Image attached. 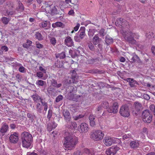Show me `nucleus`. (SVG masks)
I'll list each match as a JSON object with an SVG mask.
<instances>
[{
    "label": "nucleus",
    "instance_id": "f257e3e1",
    "mask_svg": "<svg viewBox=\"0 0 155 155\" xmlns=\"http://www.w3.org/2000/svg\"><path fill=\"white\" fill-rule=\"evenodd\" d=\"M64 136L65 139L64 145L66 148L65 150H71L74 148L78 142V137L66 130Z\"/></svg>",
    "mask_w": 155,
    "mask_h": 155
},
{
    "label": "nucleus",
    "instance_id": "f03ea898",
    "mask_svg": "<svg viewBox=\"0 0 155 155\" xmlns=\"http://www.w3.org/2000/svg\"><path fill=\"white\" fill-rule=\"evenodd\" d=\"M32 135L27 132H24L21 134V140L23 147L28 148L30 147L32 141Z\"/></svg>",
    "mask_w": 155,
    "mask_h": 155
},
{
    "label": "nucleus",
    "instance_id": "7ed1b4c3",
    "mask_svg": "<svg viewBox=\"0 0 155 155\" xmlns=\"http://www.w3.org/2000/svg\"><path fill=\"white\" fill-rule=\"evenodd\" d=\"M139 36L137 33H133L131 31L126 32L125 34L124 38L125 40L130 43L136 44V41L134 39V38L138 39Z\"/></svg>",
    "mask_w": 155,
    "mask_h": 155
},
{
    "label": "nucleus",
    "instance_id": "20e7f679",
    "mask_svg": "<svg viewBox=\"0 0 155 155\" xmlns=\"http://www.w3.org/2000/svg\"><path fill=\"white\" fill-rule=\"evenodd\" d=\"M104 136V134L101 130L95 131L91 133L90 137L96 141L101 140Z\"/></svg>",
    "mask_w": 155,
    "mask_h": 155
},
{
    "label": "nucleus",
    "instance_id": "39448f33",
    "mask_svg": "<svg viewBox=\"0 0 155 155\" xmlns=\"http://www.w3.org/2000/svg\"><path fill=\"white\" fill-rule=\"evenodd\" d=\"M152 116V114H150L148 110H145L142 113V119L143 121L147 123H149L151 122Z\"/></svg>",
    "mask_w": 155,
    "mask_h": 155
},
{
    "label": "nucleus",
    "instance_id": "423d86ee",
    "mask_svg": "<svg viewBox=\"0 0 155 155\" xmlns=\"http://www.w3.org/2000/svg\"><path fill=\"white\" fill-rule=\"evenodd\" d=\"M119 113L120 114L124 117H128L130 115V111L128 106L127 105L122 106L120 108Z\"/></svg>",
    "mask_w": 155,
    "mask_h": 155
},
{
    "label": "nucleus",
    "instance_id": "0eeeda50",
    "mask_svg": "<svg viewBox=\"0 0 155 155\" xmlns=\"http://www.w3.org/2000/svg\"><path fill=\"white\" fill-rule=\"evenodd\" d=\"M115 139H117L115 138H111L109 136L106 137L104 139V142L106 146H109L115 142Z\"/></svg>",
    "mask_w": 155,
    "mask_h": 155
},
{
    "label": "nucleus",
    "instance_id": "6e6552de",
    "mask_svg": "<svg viewBox=\"0 0 155 155\" xmlns=\"http://www.w3.org/2000/svg\"><path fill=\"white\" fill-rule=\"evenodd\" d=\"M19 135L18 132H14L11 135L9 138V141L12 143H15L18 142Z\"/></svg>",
    "mask_w": 155,
    "mask_h": 155
},
{
    "label": "nucleus",
    "instance_id": "1a4fd4ad",
    "mask_svg": "<svg viewBox=\"0 0 155 155\" xmlns=\"http://www.w3.org/2000/svg\"><path fill=\"white\" fill-rule=\"evenodd\" d=\"M75 90V87L74 86H69L66 89V91L67 92L70 93V94L71 95V97H68V98L69 100L75 101L76 99L74 97V96L72 94H71Z\"/></svg>",
    "mask_w": 155,
    "mask_h": 155
},
{
    "label": "nucleus",
    "instance_id": "9d476101",
    "mask_svg": "<svg viewBox=\"0 0 155 155\" xmlns=\"http://www.w3.org/2000/svg\"><path fill=\"white\" fill-rule=\"evenodd\" d=\"M9 130L8 125L5 123H3L0 128V132L2 134V135H5Z\"/></svg>",
    "mask_w": 155,
    "mask_h": 155
},
{
    "label": "nucleus",
    "instance_id": "9b49d317",
    "mask_svg": "<svg viewBox=\"0 0 155 155\" xmlns=\"http://www.w3.org/2000/svg\"><path fill=\"white\" fill-rule=\"evenodd\" d=\"M119 150L118 147H112L106 150V154L107 155H114Z\"/></svg>",
    "mask_w": 155,
    "mask_h": 155
},
{
    "label": "nucleus",
    "instance_id": "f8f14e48",
    "mask_svg": "<svg viewBox=\"0 0 155 155\" xmlns=\"http://www.w3.org/2000/svg\"><path fill=\"white\" fill-rule=\"evenodd\" d=\"M118 106L117 103H114L112 106L110 107L107 109V111L110 113L115 114L118 111Z\"/></svg>",
    "mask_w": 155,
    "mask_h": 155
},
{
    "label": "nucleus",
    "instance_id": "ddd939ff",
    "mask_svg": "<svg viewBox=\"0 0 155 155\" xmlns=\"http://www.w3.org/2000/svg\"><path fill=\"white\" fill-rule=\"evenodd\" d=\"M134 105L135 107L133 110V113L134 114H135V115H137L139 111L142 109V105L138 102H135Z\"/></svg>",
    "mask_w": 155,
    "mask_h": 155
},
{
    "label": "nucleus",
    "instance_id": "4468645a",
    "mask_svg": "<svg viewBox=\"0 0 155 155\" xmlns=\"http://www.w3.org/2000/svg\"><path fill=\"white\" fill-rule=\"evenodd\" d=\"M78 128L79 129V131L82 133H86L89 129L88 125L84 123L81 124Z\"/></svg>",
    "mask_w": 155,
    "mask_h": 155
},
{
    "label": "nucleus",
    "instance_id": "2eb2a0df",
    "mask_svg": "<svg viewBox=\"0 0 155 155\" xmlns=\"http://www.w3.org/2000/svg\"><path fill=\"white\" fill-rule=\"evenodd\" d=\"M77 75L76 71L73 70L72 72L71 77L68 78L67 80V82L68 83H73L75 81L77 78Z\"/></svg>",
    "mask_w": 155,
    "mask_h": 155
},
{
    "label": "nucleus",
    "instance_id": "dca6fc26",
    "mask_svg": "<svg viewBox=\"0 0 155 155\" xmlns=\"http://www.w3.org/2000/svg\"><path fill=\"white\" fill-rule=\"evenodd\" d=\"M127 82H129V84L131 87L136 86V84H138V83L134 79L131 78H127L124 79Z\"/></svg>",
    "mask_w": 155,
    "mask_h": 155
},
{
    "label": "nucleus",
    "instance_id": "f3484780",
    "mask_svg": "<svg viewBox=\"0 0 155 155\" xmlns=\"http://www.w3.org/2000/svg\"><path fill=\"white\" fill-rule=\"evenodd\" d=\"M64 44L68 47H71L74 45L72 39L70 36H68L65 38Z\"/></svg>",
    "mask_w": 155,
    "mask_h": 155
},
{
    "label": "nucleus",
    "instance_id": "a211bd4d",
    "mask_svg": "<svg viewBox=\"0 0 155 155\" xmlns=\"http://www.w3.org/2000/svg\"><path fill=\"white\" fill-rule=\"evenodd\" d=\"M50 14L52 15H54L57 14H60V11L58 10L55 5H54L53 6L50 8Z\"/></svg>",
    "mask_w": 155,
    "mask_h": 155
},
{
    "label": "nucleus",
    "instance_id": "6ab92c4d",
    "mask_svg": "<svg viewBox=\"0 0 155 155\" xmlns=\"http://www.w3.org/2000/svg\"><path fill=\"white\" fill-rule=\"evenodd\" d=\"M130 62L131 63L135 62L139 63L140 62L139 58L136 55L131 56L130 57Z\"/></svg>",
    "mask_w": 155,
    "mask_h": 155
},
{
    "label": "nucleus",
    "instance_id": "aec40b11",
    "mask_svg": "<svg viewBox=\"0 0 155 155\" xmlns=\"http://www.w3.org/2000/svg\"><path fill=\"white\" fill-rule=\"evenodd\" d=\"M101 40V39L99 37L98 35H96L93 37L92 42L94 45H96L99 43H100Z\"/></svg>",
    "mask_w": 155,
    "mask_h": 155
},
{
    "label": "nucleus",
    "instance_id": "412c9836",
    "mask_svg": "<svg viewBox=\"0 0 155 155\" xmlns=\"http://www.w3.org/2000/svg\"><path fill=\"white\" fill-rule=\"evenodd\" d=\"M63 114L64 117V119L66 121L70 120L71 119V116L69 111L67 110H64Z\"/></svg>",
    "mask_w": 155,
    "mask_h": 155
},
{
    "label": "nucleus",
    "instance_id": "4be33fe9",
    "mask_svg": "<svg viewBox=\"0 0 155 155\" xmlns=\"http://www.w3.org/2000/svg\"><path fill=\"white\" fill-rule=\"evenodd\" d=\"M85 28L84 27H81L80 29L78 32L79 35V36L81 39H83L85 36L86 34L85 33Z\"/></svg>",
    "mask_w": 155,
    "mask_h": 155
},
{
    "label": "nucleus",
    "instance_id": "5701e85b",
    "mask_svg": "<svg viewBox=\"0 0 155 155\" xmlns=\"http://www.w3.org/2000/svg\"><path fill=\"white\" fill-rule=\"evenodd\" d=\"M130 145L132 148H137L139 145V141L137 140L132 141L130 142Z\"/></svg>",
    "mask_w": 155,
    "mask_h": 155
},
{
    "label": "nucleus",
    "instance_id": "b1692460",
    "mask_svg": "<svg viewBox=\"0 0 155 155\" xmlns=\"http://www.w3.org/2000/svg\"><path fill=\"white\" fill-rule=\"evenodd\" d=\"M32 98L35 102L37 103L38 102L41 101V99L42 98H41L38 94H35L32 96Z\"/></svg>",
    "mask_w": 155,
    "mask_h": 155
},
{
    "label": "nucleus",
    "instance_id": "393cba45",
    "mask_svg": "<svg viewBox=\"0 0 155 155\" xmlns=\"http://www.w3.org/2000/svg\"><path fill=\"white\" fill-rule=\"evenodd\" d=\"M52 26L53 28H55L56 27H60L63 28L64 27V24L61 22H56L55 23H53Z\"/></svg>",
    "mask_w": 155,
    "mask_h": 155
},
{
    "label": "nucleus",
    "instance_id": "a878e982",
    "mask_svg": "<svg viewBox=\"0 0 155 155\" xmlns=\"http://www.w3.org/2000/svg\"><path fill=\"white\" fill-rule=\"evenodd\" d=\"M6 13L5 15L6 16H11L15 14V11H13V9H10V8L7 9L6 11Z\"/></svg>",
    "mask_w": 155,
    "mask_h": 155
},
{
    "label": "nucleus",
    "instance_id": "bb28decb",
    "mask_svg": "<svg viewBox=\"0 0 155 155\" xmlns=\"http://www.w3.org/2000/svg\"><path fill=\"white\" fill-rule=\"evenodd\" d=\"M52 85L54 87L59 88L62 86L61 84H58L56 81L54 79H52L51 81Z\"/></svg>",
    "mask_w": 155,
    "mask_h": 155
},
{
    "label": "nucleus",
    "instance_id": "cd10ccee",
    "mask_svg": "<svg viewBox=\"0 0 155 155\" xmlns=\"http://www.w3.org/2000/svg\"><path fill=\"white\" fill-rule=\"evenodd\" d=\"M84 153L91 155H94V150L92 149H88L86 148L84 150Z\"/></svg>",
    "mask_w": 155,
    "mask_h": 155
},
{
    "label": "nucleus",
    "instance_id": "c85d7f7f",
    "mask_svg": "<svg viewBox=\"0 0 155 155\" xmlns=\"http://www.w3.org/2000/svg\"><path fill=\"white\" fill-rule=\"evenodd\" d=\"M105 39V42L107 45H109L113 42V39L108 35H106Z\"/></svg>",
    "mask_w": 155,
    "mask_h": 155
},
{
    "label": "nucleus",
    "instance_id": "c756f323",
    "mask_svg": "<svg viewBox=\"0 0 155 155\" xmlns=\"http://www.w3.org/2000/svg\"><path fill=\"white\" fill-rule=\"evenodd\" d=\"M57 124L54 122H52L51 124L50 125L49 124L48 126V130L51 131L52 129H54L57 127Z\"/></svg>",
    "mask_w": 155,
    "mask_h": 155
},
{
    "label": "nucleus",
    "instance_id": "7c9ffc66",
    "mask_svg": "<svg viewBox=\"0 0 155 155\" xmlns=\"http://www.w3.org/2000/svg\"><path fill=\"white\" fill-rule=\"evenodd\" d=\"M36 110L37 112L39 113H42V107L41 105L39 103H38L36 105Z\"/></svg>",
    "mask_w": 155,
    "mask_h": 155
},
{
    "label": "nucleus",
    "instance_id": "2f4dec72",
    "mask_svg": "<svg viewBox=\"0 0 155 155\" xmlns=\"http://www.w3.org/2000/svg\"><path fill=\"white\" fill-rule=\"evenodd\" d=\"M35 36V38L39 41H41L43 39V37L41 34L39 32H36Z\"/></svg>",
    "mask_w": 155,
    "mask_h": 155
},
{
    "label": "nucleus",
    "instance_id": "473e14b6",
    "mask_svg": "<svg viewBox=\"0 0 155 155\" xmlns=\"http://www.w3.org/2000/svg\"><path fill=\"white\" fill-rule=\"evenodd\" d=\"M24 9V7L22 4L21 2H19L18 3V7L16 8V10L21 12L23 11Z\"/></svg>",
    "mask_w": 155,
    "mask_h": 155
},
{
    "label": "nucleus",
    "instance_id": "72a5a7b5",
    "mask_svg": "<svg viewBox=\"0 0 155 155\" xmlns=\"http://www.w3.org/2000/svg\"><path fill=\"white\" fill-rule=\"evenodd\" d=\"M123 19L122 18H118L116 20L115 22V24L117 26H118L119 27L121 26V24L123 21Z\"/></svg>",
    "mask_w": 155,
    "mask_h": 155
},
{
    "label": "nucleus",
    "instance_id": "f704fd0d",
    "mask_svg": "<svg viewBox=\"0 0 155 155\" xmlns=\"http://www.w3.org/2000/svg\"><path fill=\"white\" fill-rule=\"evenodd\" d=\"M36 84L38 86H42L46 84L45 81L41 80H38Z\"/></svg>",
    "mask_w": 155,
    "mask_h": 155
},
{
    "label": "nucleus",
    "instance_id": "c9c22d12",
    "mask_svg": "<svg viewBox=\"0 0 155 155\" xmlns=\"http://www.w3.org/2000/svg\"><path fill=\"white\" fill-rule=\"evenodd\" d=\"M27 116L31 122H33L35 118V117L34 114H31L30 113H28Z\"/></svg>",
    "mask_w": 155,
    "mask_h": 155
},
{
    "label": "nucleus",
    "instance_id": "e433bc0d",
    "mask_svg": "<svg viewBox=\"0 0 155 155\" xmlns=\"http://www.w3.org/2000/svg\"><path fill=\"white\" fill-rule=\"evenodd\" d=\"M70 110L73 113L76 112L78 110V107L75 105L72 106L70 107Z\"/></svg>",
    "mask_w": 155,
    "mask_h": 155
},
{
    "label": "nucleus",
    "instance_id": "4c0bfd02",
    "mask_svg": "<svg viewBox=\"0 0 155 155\" xmlns=\"http://www.w3.org/2000/svg\"><path fill=\"white\" fill-rule=\"evenodd\" d=\"M146 38L150 39L154 37L153 33L152 32H149L146 34Z\"/></svg>",
    "mask_w": 155,
    "mask_h": 155
},
{
    "label": "nucleus",
    "instance_id": "58836bf2",
    "mask_svg": "<svg viewBox=\"0 0 155 155\" xmlns=\"http://www.w3.org/2000/svg\"><path fill=\"white\" fill-rule=\"evenodd\" d=\"M52 114V111L50 109L49 110L48 112V114L47 116V118L49 120H50Z\"/></svg>",
    "mask_w": 155,
    "mask_h": 155
},
{
    "label": "nucleus",
    "instance_id": "ea45409f",
    "mask_svg": "<svg viewBox=\"0 0 155 155\" xmlns=\"http://www.w3.org/2000/svg\"><path fill=\"white\" fill-rule=\"evenodd\" d=\"M84 117V115L81 114L79 115L73 116V117L74 120H77L78 119L82 118Z\"/></svg>",
    "mask_w": 155,
    "mask_h": 155
},
{
    "label": "nucleus",
    "instance_id": "a19ab883",
    "mask_svg": "<svg viewBox=\"0 0 155 155\" xmlns=\"http://www.w3.org/2000/svg\"><path fill=\"white\" fill-rule=\"evenodd\" d=\"M2 21L3 23L7 24L9 21V19L6 17H4L2 18Z\"/></svg>",
    "mask_w": 155,
    "mask_h": 155
},
{
    "label": "nucleus",
    "instance_id": "79ce46f5",
    "mask_svg": "<svg viewBox=\"0 0 155 155\" xmlns=\"http://www.w3.org/2000/svg\"><path fill=\"white\" fill-rule=\"evenodd\" d=\"M129 24L125 20L123 19V21L121 24V26L120 27L123 28H124L125 27L127 26Z\"/></svg>",
    "mask_w": 155,
    "mask_h": 155
},
{
    "label": "nucleus",
    "instance_id": "37998d69",
    "mask_svg": "<svg viewBox=\"0 0 155 155\" xmlns=\"http://www.w3.org/2000/svg\"><path fill=\"white\" fill-rule=\"evenodd\" d=\"M65 126L68 129H72V127L71 126V122H70V120L67 121Z\"/></svg>",
    "mask_w": 155,
    "mask_h": 155
},
{
    "label": "nucleus",
    "instance_id": "c03bdc74",
    "mask_svg": "<svg viewBox=\"0 0 155 155\" xmlns=\"http://www.w3.org/2000/svg\"><path fill=\"white\" fill-rule=\"evenodd\" d=\"M58 57L60 59H63L65 57V53L64 52H62L58 55Z\"/></svg>",
    "mask_w": 155,
    "mask_h": 155
},
{
    "label": "nucleus",
    "instance_id": "a18cd8bd",
    "mask_svg": "<svg viewBox=\"0 0 155 155\" xmlns=\"http://www.w3.org/2000/svg\"><path fill=\"white\" fill-rule=\"evenodd\" d=\"M109 106L108 103L107 101H104L101 104V106L104 108H107Z\"/></svg>",
    "mask_w": 155,
    "mask_h": 155
},
{
    "label": "nucleus",
    "instance_id": "49530a36",
    "mask_svg": "<svg viewBox=\"0 0 155 155\" xmlns=\"http://www.w3.org/2000/svg\"><path fill=\"white\" fill-rule=\"evenodd\" d=\"M88 46L89 48L92 51H94V50L95 48L94 45L91 43H89L88 44Z\"/></svg>",
    "mask_w": 155,
    "mask_h": 155
},
{
    "label": "nucleus",
    "instance_id": "de8ad7c7",
    "mask_svg": "<svg viewBox=\"0 0 155 155\" xmlns=\"http://www.w3.org/2000/svg\"><path fill=\"white\" fill-rule=\"evenodd\" d=\"M63 98V96L61 95H60L59 96H58L56 98L55 101L56 102H59L61 100H62Z\"/></svg>",
    "mask_w": 155,
    "mask_h": 155
},
{
    "label": "nucleus",
    "instance_id": "09e8293b",
    "mask_svg": "<svg viewBox=\"0 0 155 155\" xmlns=\"http://www.w3.org/2000/svg\"><path fill=\"white\" fill-rule=\"evenodd\" d=\"M132 137L131 134H125L123 137V139L125 140L127 138H130Z\"/></svg>",
    "mask_w": 155,
    "mask_h": 155
},
{
    "label": "nucleus",
    "instance_id": "8fccbe9b",
    "mask_svg": "<svg viewBox=\"0 0 155 155\" xmlns=\"http://www.w3.org/2000/svg\"><path fill=\"white\" fill-rule=\"evenodd\" d=\"M40 102H41L42 106H43L44 107L48 106V103L47 102H45V99H43L42 98L41 99V101H40Z\"/></svg>",
    "mask_w": 155,
    "mask_h": 155
},
{
    "label": "nucleus",
    "instance_id": "3c124183",
    "mask_svg": "<svg viewBox=\"0 0 155 155\" xmlns=\"http://www.w3.org/2000/svg\"><path fill=\"white\" fill-rule=\"evenodd\" d=\"M50 41L51 43L54 45L56 43V40L55 38L53 37L50 39Z\"/></svg>",
    "mask_w": 155,
    "mask_h": 155
},
{
    "label": "nucleus",
    "instance_id": "603ef678",
    "mask_svg": "<svg viewBox=\"0 0 155 155\" xmlns=\"http://www.w3.org/2000/svg\"><path fill=\"white\" fill-rule=\"evenodd\" d=\"M94 34V32L92 30H89L88 32V35L90 37H92Z\"/></svg>",
    "mask_w": 155,
    "mask_h": 155
},
{
    "label": "nucleus",
    "instance_id": "864d4df0",
    "mask_svg": "<svg viewBox=\"0 0 155 155\" xmlns=\"http://www.w3.org/2000/svg\"><path fill=\"white\" fill-rule=\"evenodd\" d=\"M74 39L76 41L80 42L82 39L79 36H75L74 37Z\"/></svg>",
    "mask_w": 155,
    "mask_h": 155
},
{
    "label": "nucleus",
    "instance_id": "5fc2aeb1",
    "mask_svg": "<svg viewBox=\"0 0 155 155\" xmlns=\"http://www.w3.org/2000/svg\"><path fill=\"white\" fill-rule=\"evenodd\" d=\"M37 75L39 78H41L43 77V74L41 72H38L37 73Z\"/></svg>",
    "mask_w": 155,
    "mask_h": 155
},
{
    "label": "nucleus",
    "instance_id": "6e6d98bb",
    "mask_svg": "<svg viewBox=\"0 0 155 155\" xmlns=\"http://www.w3.org/2000/svg\"><path fill=\"white\" fill-rule=\"evenodd\" d=\"M71 126L72 127V129H75L77 127V124L75 122H71Z\"/></svg>",
    "mask_w": 155,
    "mask_h": 155
},
{
    "label": "nucleus",
    "instance_id": "4d7b16f0",
    "mask_svg": "<svg viewBox=\"0 0 155 155\" xmlns=\"http://www.w3.org/2000/svg\"><path fill=\"white\" fill-rule=\"evenodd\" d=\"M89 118L90 120V121H92L95 120V117L93 115H90L89 116Z\"/></svg>",
    "mask_w": 155,
    "mask_h": 155
},
{
    "label": "nucleus",
    "instance_id": "13d9d810",
    "mask_svg": "<svg viewBox=\"0 0 155 155\" xmlns=\"http://www.w3.org/2000/svg\"><path fill=\"white\" fill-rule=\"evenodd\" d=\"M41 25L42 28H45L47 26V24L46 21H45L42 22Z\"/></svg>",
    "mask_w": 155,
    "mask_h": 155
},
{
    "label": "nucleus",
    "instance_id": "bf43d9fd",
    "mask_svg": "<svg viewBox=\"0 0 155 155\" xmlns=\"http://www.w3.org/2000/svg\"><path fill=\"white\" fill-rule=\"evenodd\" d=\"M144 98L147 100H149L150 99V97L149 95L146 94H144L143 95Z\"/></svg>",
    "mask_w": 155,
    "mask_h": 155
},
{
    "label": "nucleus",
    "instance_id": "052dcab7",
    "mask_svg": "<svg viewBox=\"0 0 155 155\" xmlns=\"http://www.w3.org/2000/svg\"><path fill=\"white\" fill-rule=\"evenodd\" d=\"M73 155H82V153L80 151L78 150L74 152Z\"/></svg>",
    "mask_w": 155,
    "mask_h": 155
},
{
    "label": "nucleus",
    "instance_id": "680f3d73",
    "mask_svg": "<svg viewBox=\"0 0 155 155\" xmlns=\"http://www.w3.org/2000/svg\"><path fill=\"white\" fill-rule=\"evenodd\" d=\"M150 108L151 110L154 111L155 110V106L153 104H151L150 106Z\"/></svg>",
    "mask_w": 155,
    "mask_h": 155
},
{
    "label": "nucleus",
    "instance_id": "e2e57ef3",
    "mask_svg": "<svg viewBox=\"0 0 155 155\" xmlns=\"http://www.w3.org/2000/svg\"><path fill=\"white\" fill-rule=\"evenodd\" d=\"M8 48L6 46H4L2 47L1 49L3 51H7L8 50Z\"/></svg>",
    "mask_w": 155,
    "mask_h": 155
},
{
    "label": "nucleus",
    "instance_id": "0e129e2a",
    "mask_svg": "<svg viewBox=\"0 0 155 155\" xmlns=\"http://www.w3.org/2000/svg\"><path fill=\"white\" fill-rule=\"evenodd\" d=\"M104 29H101L99 33L100 35L102 36H104Z\"/></svg>",
    "mask_w": 155,
    "mask_h": 155
},
{
    "label": "nucleus",
    "instance_id": "69168bd1",
    "mask_svg": "<svg viewBox=\"0 0 155 155\" xmlns=\"http://www.w3.org/2000/svg\"><path fill=\"white\" fill-rule=\"evenodd\" d=\"M90 125L91 127H94L95 125V120L92 121H90Z\"/></svg>",
    "mask_w": 155,
    "mask_h": 155
},
{
    "label": "nucleus",
    "instance_id": "338daca9",
    "mask_svg": "<svg viewBox=\"0 0 155 155\" xmlns=\"http://www.w3.org/2000/svg\"><path fill=\"white\" fill-rule=\"evenodd\" d=\"M80 26V24L78 23L77 24V25L74 28V30L75 31H77L78 30Z\"/></svg>",
    "mask_w": 155,
    "mask_h": 155
},
{
    "label": "nucleus",
    "instance_id": "774afa93",
    "mask_svg": "<svg viewBox=\"0 0 155 155\" xmlns=\"http://www.w3.org/2000/svg\"><path fill=\"white\" fill-rule=\"evenodd\" d=\"M25 68L23 66L20 67L19 68V71L21 72H24V71Z\"/></svg>",
    "mask_w": 155,
    "mask_h": 155
}]
</instances>
